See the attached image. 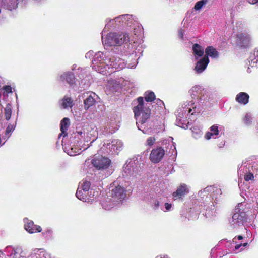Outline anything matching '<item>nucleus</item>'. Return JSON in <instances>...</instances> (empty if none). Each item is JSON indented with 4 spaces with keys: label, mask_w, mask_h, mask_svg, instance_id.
Masks as SVG:
<instances>
[{
    "label": "nucleus",
    "mask_w": 258,
    "mask_h": 258,
    "mask_svg": "<svg viewBox=\"0 0 258 258\" xmlns=\"http://www.w3.org/2000/svg\"><path fill=\"white\" fill-rule=\"evenodd\" d=\"M192 98L195 101H187L177 109L175 114L176 125L183 128L187 127V118L189 115L199 113L202 109V105L209 100V93L207 89L201 86L196 85L189 91Z\"/></svg>",
    "instance_id": "f257e3e1"
},
{
    "label": "nucleus",
    "mask_w": 258,
    "mask_h": 258,
    "mask_svg": "<svg viewBox=\"0 0 258 258\" xmlns=\"http://www.w3.org/2000/svg\"><path fill=\"white\" fill-rule=\"evenodd\" d=\"M124 66L123 60L119 58H116L113 57L105 59L104 54L101 52L96 53L92 60L93 68L103 75L111 73L112 71H109L110 69L115 68L117 70H121L124 67Z\"/></svg>",
    "instance_id": "f03ea898"
},
{
    "label": "nucleus",
    "mask_w": 258,
    "mask_h": 258,
    "mask_svg": "<svg viewBox=\"0 0 258 258\" xmlns=\"http://www.w3.org/2000/svg\"><path fill=\"white\" fill-rule=\"evenodd\" d=\"M138 105L134 107V112L136 120V124L139 130L145 133V123L150 116V110L148 103H145L143 97H139Z\"/></svg>",
    "instance_id": "7ed1b4c3"
},
{
    "label": "nucleus",
    "mask_w": 258,
    "mask_h": 258,
    "mask_svg": "<svg viewBox=\"0 0 258 258\" xmlns=\"http://www.w3.org/2000/svg\"><path fill=\"white\" fill-rule=\"evenodd\" d=\"M173 139L172 137H169L167 140H164L162 141V158L166 156L169 157L168 163L165 164L164 162L163 164L165 168L164 173L166 174V175L171 173L173 169L172 164L177 153Z\"/></svg>",
    "instance_id": "20e7f679"
},
{
    "label": "nucleus",
    "mask_w": 258,
    "mask_h": 258,
    "mask_svg": "<svg viewBox=\"0 0 258 258\" xmlns=\"http://www.w3.org/2000/svg\"><path fill=\"white\" fill-rule=\"evenodd\" d=\"M102 39L105 47L121 45L129 41L128 34L124 33H110L105 36H102Z\"/></svg>",
    "instance_id": "39448f33"
},
{
    "label": "nucleus",
    "mask_w": 258,
    "mask_h": 258,
    "mask_svg": "<svg viewBox=\"0 0 258 258\" xmlns=\"http://www.w3.org/2000/svg\"><path fill=\"white\" fill-rule=\"evenodd\" d=\"M258 165H252L248 163H243L238 167V174L240 178H244L246 181L254 180L253 174L258 170Z\"/></svg>",
    "instance_id": "423d86ee"
},
{
    "label": "nucleus",
    "mask_w": 258,
    "mask_h": 258,
    "mask_svg": "<svg viewBox=\"0 0 258 258\" xmlns=\"http://www.w3.org/2000/svg\"><path fill=\"white\" fill-rule=\"evenodd\" d=\"M244 203H240L235 207V213L232 218L229 220L230 225L232 228H234L237 226L242 225L245 220L246 214L244 209Z\"/></svg>",
    "instance_id": "0eeeda50"
},
{
    "label": "nucleus",
    "mask_w": 258,
    "mask_h": 258,
    "mask_svg": "<svg viewBox=\"0 0 258 258\" xmlns=\"http://www.w3.org/2000/svg\"><path fill=\"white\" fill-rule=\"evenodd\" d=\"M123 143L118 139L107 141L101 148V151L104 153L118 154L123 148Z\"/></svg>",
    "instance_id": "6e6552de"
},
{
    "label": "nucleus",
    "mask_w": 258,
    "mask_h": 258,
    "mask_svg": "<svg viewBox=\"0 0 258 258\" xmlns=\"http://www.w3.org/2000/svg\"><path fill=\"white\" fill-rule=\"evenodd\" d=\"M111 196L110 200L114 205H117L125 198V189L117 182H114L111 185Z\"/></svg>",
    "instance_id": "1a4fd4ad"
},
{
    "label": "nucleus",
    "mask_w": 258,
    "mask_h": 258,
    "mask_svg": "<svg viewBox=\"0 0 258 258\" xmlns=\"http://www.w3.org/2000/svg\"><path fill=\"white\" fill-rule=\"evenodd\" d=\"M84 138L85 142H88L92 140L91 143L95 141L97 138V131L95 127H92L91 126L87 125L83 128V131L78 132Z\"/></svg>",
    "instance_id": "9d476101"
},
{
    "label": "nucleus",
    "mask_w": 258,
    "mask_h": 258,
    "mask_svg": "<svg viewBox=\"0 0 258 258\" xmlns=\"http://www.w3.org/2000/svg\"><path fill=\"white\" fill-rule=\"evenodd\" d=\"M93 165L98 169L107 168L111 164V161L108 158L103 156H95L92 160Z\"/></svg>",
    "instance_id": "9b49d317"
},
{
    "label": "nucleus",
    "mask_w": 258,
    "mask_h": 258,
    "mask_svg": "<svg viewBox=\"0 0 258 258\" xmlns=\"http://www.w3.org/2000/svg\"><path fill=\"white\" fill-rule=\"evenodd\" d=\"M250 35L246 33H240L237 35L236 43L241 47L246 48L249 46L250 42Z\"/></svg>",
    "instance_id": "f8f14e48"
},
{
    "label": "nucleus",
    "mask_w": 258,
    "mask_h": 258,
    "mask_svg": "<svg viewBox=\"0 0 258 258\" xmlns=\"http://www.w3.org/2000/svg\"><path fill=\"white\" fill-rule=\"evenodd\" d=\"M194 70L198 74H201L205 71L209 63V59L207 56L197 60Z\"/></svg>",
    "instance_id": "ddd939ff"
},
{
    "label": "nucleus",
    "mask_w": 258,
    "mask_h": 258,
    "mask_svg": "<svg viewBox=\"0 0 258 258\" xmlns=\"http://www.w3.org/2000/svg\"><path fill=\"white\" fill-rule=\"evenodd\" d=\"M25 225L24 227L27 231L30 233L40 232L42 229L40 226L35 225L32 221L29 220L27 218L24 219Z\"/></svg>",
    "instance_id": "4468645a"
},
{
    "label": "nucleus",
    "mask_w": 258,
    "mask_h": 258,
    "mask_svg": "<svg viewBox=\"0 0 258 258\" xmlns=\"http://www.w3.org/2000/svg\"><path fill=\"white\" fill-rule=\"evenodd\" d=\"M189 187L184 183H181L176 191L173 193V197L175 199L182 198L189 192Z\"/></svg>",
    "instance_id": "2eb2a0df"
},
{
    "label": "nucleus",
    "mask_w": 258,
    "mask_h": 258,
    "mask_svg": "<svg viewBox=\"0 0 258 258\" xmlns=\"http://www.w3.org/2000/svg\"><path fill=\"white\" fill-rule=\"evenodd\" d=\"M150 159L152 162L158 163L161 160V147H157L153 149L150 155Z\"/></svg>",
    "instance_id": "dca6fc26"
},
{
    "label": "nucleus",
    "mask_w": 258,
    "mask_h": 258,
    "mask_svg": "<svg viewBox=\"0 0 258 258\" xmlns=\"http://www.w3.org/2000/svg\"><path fill=\"white\" fill-rule=\"evenodd\" d=\"M89 146H87V147H82V148H78L75 146H68L64 147V150L69 155L75 156L81 152L82 148H83V150H85Z\"/></svg>",
    "instance_id": "f3484780"
},
{
    "label": "nucleus",
    "mask_w": 258,
    "mask_h": 258,
    "mask_svg": "<svg viewBox=\"0 0 258 258\" xmlns=\"http://www.w3.org/2000/svg\"><path fill=\"white\" fill-rule=\"evenodd\" d=\"M209 131L207 132L205 135V138L207 140H210L211 138L216 139L219 134V130L217 124L211 126L209 128Z\"/></svg>",
    "instance_id": "a211bd4d"
},
{
    "label": "nucleus",
    "mask_w": 258,
    "mask_h": 258,
    "mask_svg": "<svg viewBox=\"0 0 258 258\" xmlns=\"http://www.w3.org/2000/svg\"><path fill=\"white\" fill-rule=\"evenodd\" d=\"M193 54L196 60H198L200 57L203 56L204 53V48L198 44H195L192 46Z\"/></svg>",
    "instance_id": "6ab92c4d"
},
{
    "label": "nucleus",
    "mask_w": 258,
    "mask_h": 258,
    "mask_svg": "<svg viewBox=\"0 0 258 258\" xmlns=\"http://www.w3.org/2000/svg\"><path fill=\"white\" fill-rule=\"evenodd\" d=\"M97 98L98 96L95 93H91L84 100L85 108L86 109H88L89 107L93 106L96 101V99H97Z\"/></svg>",
    "instance_id": "aec40b11"
},
{
    "label": "nucleus",
    "mask_w": 258,
    "mask_h": 258,
    "mask_svg": "<svg viewBox=\"0 0 258 258\" xmlns=\"http://www.w3.org/2000/svg\"><path fill=\"white\" fill-rule=\"evenodd\" d=\"M206 55L208 57L217 58L219 57V52L213 46H208L205 49Z\"/></svg>",
    "instance_id": "412c9836"
},
{
    "label": "nucleus",
    "mask_w": 258,
    "mask_h": 258,
    "mask_svg": "<svg viewBox=\"0 0 258 258\" xmlns=\"http://www.w3.org/2000/svg\"><path fill=\"white\" fill-rule=\"evenodd\" d=\"M249 95L244 92H240L238 93L236 97V100L239 103L244 105L246 104L248 102Z\"/></svg>",
    "instance_id": "4be33fe9"
},
{
    "label": "nucleus",
    "mask_w": 258,
    "mask_h": 258,
    "mask_svg": "<svg viewBox=\"0 0 258 258\" xmlns=\"http://www.w3.org/2000/svg\"><path fill=\"white\" fill-rule=\"evenodd\" d=\"M60 106L64 109L71 108L73 105V102L70 97L65 96L59 103Z\"/></svg>",
    "instance_id": "5701e85b"
},
{
    "label": "nucleus",
    "mask_w": 258,
    "mask_h": 258,
    "mask_svg": "<svg viewBox=\"0 0 258 258\" xmlns=\"http://www.w3.org/2000/svg\"><path fill=\"white\" fill-rule=\"evenodd\" d=\"M61 79L63 81L66 80L67 82L71 86L75 83V78L74 75L71 73H64L61 76Z\"/></svg>",
    "instance_id": "b1692460"
},
{
    "label": "nucleus",
    "mask_w": 258,
    "mask_h": 258,
    "mask_svg": "<svg viewBox=\"0 0 258 258\" xmlns=\"http://www.w3.org/2000/svg\"><path fill=\"white\" fill-rule=\"evenodd\" d=\"M70 125V120L68 118H64L63 120L61 121V126L60 130L62 133V134H63V136L65 137L67 136V131L68 128Z\"/></svg>",
    "instance_id": "393cba45"
},
{
    "label": "nucleus",
    "mask_w": 258,
    "mask_h": 258,
    "mask_svg": "<svg viewBox=\"0 0 258 258\" xmlns=\"http://www.w3.org/2000/svg\"><path fill=\"white\" fill-rule=\"evenodd\" d=\"M258 49L256 48L252 54H251L249 57V62L250 61H251L250 63V66L252 67L254 66H257V63H258Z\"/></svg>",
    "instance_id": "a878e982"
},
{
    "label": "nucleus",
    "mask_w": 258,
    "mask_h": 258,
    "mask_svg": "<svg viewBox=\"0 0 258 258\" xmlns=\"http://www.w3.org/2000/svg\"><path fill=\"white\" fill-rule=\"evenodd\" d=\"M107 87L112 91H115L118 88L120 87V84L116 80H109L108 82Z\"/></svg>",
    "instance_id": "bb28decb"
},
{
    "label": "nucleus",
    "mask_w": 258,
    "mask_h": 258,
    "mask_svg": "<svg viewBox=\"0 0 258 258\" xmlns=\"http://www.w3.org/2000/svg\"><path fill=\"white\" fill-rule=\"evenodd\" d=\"M132 17L131 15L126 14L122 15L119 17H116L113 21H115V22H122L123 23H126V22L131 20Z\"/></svg>",
    "instance_id": "cd10ccee"
},
{
    "label": "nucleus",
    "mask_w": 258,
    "mask_h": 258,
    "mask_svg": "<svg viewBox=\"0 0 258 258\" xmlns=\"http://www.w3.org/2000/svg\"><path fill=\"white\" fill-rule=\"evenodd\" d=\"M90 182L87 180H83L80 183L79 188L83 190L84 192L88 191L90 187Z\"/></svg>",
    "instance_id": "c85d7f7f"
},
{
    "label": "nucleus",
    "mask_w": 258,
    "mask_h": 258,
    "mask_svg": "<svg viewBox=\"0 0 258 258\" xmlns=\"http://www.w3.org/2000/svg\"><path fill=\"white\" fill-rule=\"evenodd\" d=\"M144 95L147 102H152L155 99V95L153 92H146Z\"/></svg>",
    "instance_id": "c756f323"
},
{
    "label": "nucleus",
    "mask_w": 258,
    "mask_h": 258,
    "mask_svg": "<svg viewBox=\"0 0 258 258\" xmlns=\"http://www.w3.org/2000/svg\"><path fill=\"white\" fill-rule=\"evenodd\" d=\"M80 189V188H78L76 192V196L77 198L81 201H86V195L84 194L83 192Z\"/></svg>",
    "instance_id": "7c9ffc66"
},
{
    "label": "nucleus",
    "mask_w": 258,
    "mask_h": 258,
    "mask_svg": "<svg viewBox=\"0 0 258 258\" xmlns=\"http://www.w3.org/2000/svg\"><path fill=\"white\" fill-rule=\"evenodd\" d=\"M208 2V0H201L197 2L195 6L194 9L196 10H200L204 5H205Z\"/></svg>",
    "instance_id": "2f4dec72"
},
{
    "label": "nucleus",
    "mask_w": 258,
    "mask_h": 258,
    "mask_svg": "<svg viewBox=\"0 0 258 258\" xmlns=\"http://www.w3.org/2000/svg\"><path fill=\"white\" fill-rule=\"evenodd\" d=\"M12 115L11 108L9 105H7L5 109V116L6 120L10 119Z\"/></svg>",
    "instance_id": "473e14b6"
},
{
    "label": "nucleus",
    "mask_w": 258,
    "mask_h": 258,
    "mask_svg": "<svg viewBox=\"0 0 258 258\" xmlns=\"http://www.w3.org/2000/svg\"><path fill=\"white\" fill-rule=\"evenodd\" d=\"M243 122L246 125H249L252 122V118L250 114H246L243 119Z\"/></svg>",
    "instance_id": "72a5a7b5"
},
{
    "label": "nucleus",
    "mask_w": 258,
    "mask_h": 258,
    "mask_svg": "<svg viewBox=\"0 0 258 258\" xmlns=\"http://www.w3.org/2000/svg\"><path fill=\"white\" fill-rule=\"evenodd\" d=\"M156 139L154 137H149L146 141L145 145L152 146L156 142Z\"/></svg>",
    "instance_id": "f704fd0d"
},
{
    "label": "nucleus",
    "mask_w": 258,
    "mask_h": 258,
    "mask_svg": "<svg viewBox=\"0 0 258 258\" xmlns=\"http://www.w3.org/2000/svg\"><path fill=\"white\" fill-rule=\"evenodd\" d=\"M184 30L180 29L178 31V37L181 39L182 40H184Z\"/></svg>",
    "instance_id": "c9c22d12"
},
{
    "label": "nucleus",
    "mask_w": 258,
    "mask_h": 258,
    "mask_svg": "<svg viewBox=\"0 0 258 258\" xmlns=\"http://www.w3.org/2000/svg\"><path fill=\"white\" fill-rule=\"evenodd\" d=\"M14 129V127L13 125H9L7 127V129H6V133L7 134H9L11 132H12Z\"/></svg>",
    "instance_id": "e433bc0d"
},
{
    "label": "nucleus",
    "mask_w": 258,
    "mask_h": 258,
    "mask_svg": "<svg viewBox=\"0 0 258 258\" xmlns=\"http://www.w3.org/2000/svg\"><path fill=\"white\" fill-rule=\"evenodd\" d=\"M18 248L14 249L13 252L11 254L10 256L11 258H18V254L17 250H18Z\"/></svg>",
    "instance_id": "4c0bfd02"
},
{
    "label": "nucleus",
    "mask_w": 258,
    "mask_h": 258,
    "mask_svg": "<svg viewBox=\"0 0 258 258\" xmlns=\"http://www.w3.org/2000/svg\"><path fill=\"white\" fill-rule=\"evenodd\" d=\"M247 244H248V243L247 242H245V243H243V244L241 243L237 244L235 246V249L236 250L238 249L242 245H243V246H244V247H245L247 245Z\"/></svg>",
    "instance_id": "58836bf2"
},
{
    "label": "nucleus",
    "mask_w": 258,
    "mask_h": 258,
    "mask_svg": "<svg viewBox=\"0 0 258 258\" xmlns=\"http://www.w3.org/2000/svg\"><path fill=\"white\" fill-rule=\"evenodd\" d=\"M165 207L166 210V211H170L171 209L172 208V204L168 203H166L165 204Z\"/></svg>",
    "instance_id": "ea45409f"
},
{
    "label": "nucleus",
    "mask_w": 258,
    "mask_h": 258,
    "mask_svg": "<svg viewBox=\"0 0 258 258\" xmlns=\"http://www.w3.org/2000/svg\"><path fill=\"white\" fill-rule=\"evenodd\" d=\"M159 205L160 201L159 200H156L154 202L153 207L154 209H157V208H158Z\"/></svg>",
    "instance_id": "a19ab883"
},
{
    "label": "nucleus",
    "mask_w": 258,
    "mask_h": 258,
    "mask_svg": "<svg viewBox=\"0 0 258 258\" xmlns=\"http://www.w3.org/2000/svg\"><path fill=\"white\" fill-rule=\"evenodd\" d=\"M4 89L5 90V91H6L7 93H10L12 92V88L10 86H6L4 88Z\"/></svg>",
    "instance_id": "79ce46f5"
},
{
    "label": "nucleus",
    "mask_w": 258,
    "mask_h": 258,
    "mask_svg": "<svg viewBox=\"0 0 258 258\" xmlns=\"http://www.w3.org/2000/svg\"><path fill=\"white\" fill-rule=\"evenodd\" d=\"M209 187H206V188H205L203 190V191H200L199 192V194L201 195V194H202V193H203V192H208V191H209Z\"/></svg>",
    "instance_id": "37998d69"
},
{
    "label": "nucleus",
    "mask_w": 258,
    "mask_h": 258,
    "mask_svg": "<svg viewBox=\"0 0 258 258\" xmlns=\"http://www.w3.org/2000/svg\"><path fill=\"white\" fill-rule=\"evenodd\" d=\"M250 3L254 4H257V5L258 6V0H250Z\"/></svg>",
    "instance_id": "c03bdc74"
},
{
    "label": "nucleus",
    "mask_w": 258,
    "mask_h": 258,
    "mask_svg": "<svg viewBox=\"0 0 258 258\" xmlns=\"http://www.w3.org/2000/svg\"><path fill=\"white\" fill-rule=\"evenodd\" d=\"M93 52H89L88 53H87L86 55V57H88V56H89L90 55H91L92 54H93Z\"/></svg>",
    "instance_id": "a18cd8bd"
},
{
    "label": "nucleus",
    "mask_w": 258,
    "mask_h": 258,
    "mask_svg": "<svg viewBox=\"0 0 258 258\" xmlns=\"http://www.w3.org/2000/svg\"><path fill=\"white\" fill-rule=\"evenodd\" d=\"M237 239H238V240H242V239H243V237H242V236H241V235H239V236H238V237H237Z\"/></svg>",
    "instance_id": "49530a36"
},
{
    "label": "nucleus",
    "mask_w": 258,
    "mask_h": 258,
    "mask_svg": "<svg viewBox=\"0 0 258 258\" xmlns=\"http://www.w3.org/2000/svg\"><path fill=\"white\" fill-rule=\"evenodd\" d=\"M47 233H51V230H48L47 231H46Z\"/></svg>",
    "instance_id": "de8ad7c7"
},
{
    "label": "nucleus",
    "mask_w": 258,
    "mask_h": 258,
    "mask_svg": "<svg viewBox=\"0 0 258 258\" xmlns=\"http://www.w3.org/2000/svg\"><path fill=\"white\" fill-rule=\"evenodd\" d=\"M238 185H239V188H240V189H241V188H242V185H241V183H239V184H238Z\"/></svg>",
    "instance_id": "09e8293b"
},
{
    "label": "nucleus",
    "mask_w": 258,
    "mask_h": 258,
    "mask_svg": "<svg viewBox=\"0 0 258 258\" xmlns=\"http://www.w3.org/2000/svg\"><path fill=\"white\" fill-rule=\"evenodd\" d=\"M236 237H235L234 239H233V241H236Z\"/></svg>",
    "instance_id": "8fccbe9b"
},
{
    "label": "nucleus",
    "mask_w": 258,
    "mask_h": 258,
    "mask_svg": "<svg viewBox=\"0 0 258 258\" xmlns=\"http://www.w3.org/2000/svg\"><path fill=\"white\" fill-rule=\"evenodd\" d=\"M156 258H161V257L160 256H157Z\"/></svg>",
    "instance_id": "3c124183"
},
{
    "label": "nucleus",
    "mask_w": 258,
    "mask_h": 258,
    "mask_svg": "<svg viewBox=\"0 0 258 258\" xmlns=\"http://www.w3.org/2000/svg\"><path fill=\"white\" fill-rule=\"evenodd\" d=\"M62 134H60L59 136V137H60L61 136Z\"/></svg>",
    "instance_id": "603ef678"
}]
</instances>
